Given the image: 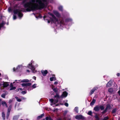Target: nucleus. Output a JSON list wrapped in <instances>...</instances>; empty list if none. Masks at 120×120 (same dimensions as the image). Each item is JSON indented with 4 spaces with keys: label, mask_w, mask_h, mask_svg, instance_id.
I'll return each mask as SVG.
<instances>
[{
    "label": "nucleus",
    "mask_w": 120,
    "mask_h": 120,
    "mask_svg": "<svg viewBox=\"0 0 120 120\" xmlns=\"http://www.w3.org/2000/svg\"><path fill=\"white\" fill-rule=\"evenodd\" d=\"M12 10V9L11 7H10L8 8V11L9 12H11Z\"/></svg>",
    "instance_id": "obj_33"
},
{
    "label": "nucleus",
    "mask_w": 120,
    "mask_h": 120,
    "mask_svg": "<svg viewBox=\"0 0 120 120\" xmlns=\"http://www.w3.org/2000/svg\"><path fill=\"white\" fill-rule=\"evenodd\" d=\"M50 0H30L24 5L27 11L34 10L46 7Z\"/></svg>",
    "instance_id": "obj_1"
},
{
    "label": "nucleus",
    "mask_w": 120,
    "mask_h": 120,
    "mask_svg": "<svg viewBox=\"0 0 120 120\" xmlns=\"http://www.w3.org/2000/svg\"><path fill=\"white\" fill-rule=\"evenodd\" d=\"M22 68V66L21 65H19L18 67L15 69V68H13V70L14 71H19Z\"/></svg>",
    "instance_id": "obj_8"
},
{
    "label": "nucleus",
    "mask_w": 120,
    "mask_h": 120,
    "mask_svg": "<svg viewBox=\"0 0 120 120\" xmlns=\"http://www.w3.org/2000/svg\"><path fill=\"white\" fill-rule=\"evenodd\" d=\"M71 20V19H66V20L65 22H66L67 21H70Z\"/></svg>",
    "instance_id": "obj_38"
},
{
    "label": "nucleus",
    "mask_w": 120,
    "mask_h": 120,
    "mask_svg": "<svg viewBox=\"0 0 120 120\" xmlns=\"http://www.w3.org/2000/svg\"><path fill=\"white\" fill-rule=\"evenodd\" d=\"M104 109L105 107L103 105H97L94 107V110L95 112H98L100 109L101 110H103Z\"/></svg>",
    "instance_id": "obj_5"
},
{
    "label": "nucleus",
    "mask_w": 120,
    "mask_h": 120,
    "mask_svg": "<svg viewBox=\"0 0 120 120\" xmlns=\"http://www.w3.org/2000/svg\"><path fill=\"white\" fill-rule=\"evenodd\" d=\"M33 79H34V80H35L36 79V77H35L34 76L33 77Z\"/></svg>",
    "instance_id": "obj_46"
},
{
    "label": "nucleus",
    "mask_w": 120,
    "mask_h": 120,
    "mask_svg": "<svg viewBox=\"0 0 120 120\" xmlns=\"http://www.w3.org/2000/svg\"><path fill=\"white\" fill-rule=\"evenodd\" d=\"M36 17L37 18H41V16L40 15H39L38 17Z\"/></svg>",
    "instance_id": "obj_41"
},
{
    "label": "nucleus",
    "mask_w": 120,
    "mask_h": 120,
    "mask_svg": "<svg viewBox=\"0 0 120 120\" xmlns=\"http://www.w3.org/2000/svg\"><path fill=\"white\" fill-rule=\"evenodd\" d=\"M11 105H10L8 108V112L7 113V119L8 118V117L9 114L11 110Z\"/></svg>",
    "instance_id": "obj_14"
},
{
    "label": "nucleus",
    "mask_w": 120,
    "mask_h": 120,
    "mask_svg": "<svg viewBox=\"0 0 120 120\" xmlns=\"http://www.w3.org/2000/svg\"><path fill=\"white\" fill-rule=\"evenodd\" d=\"M3 85L4 87H6L8 86L9 84L8 82H3L0 83V86Z\"/></svg>",
    "instance_id": "obj_10"
},
{
    "label": "nucleus",
    "mask_w": 120,
    "mask_h": 120,
    "mask_svg": "<svg viewBox=\"0 0 120 120\" xmlns=\"http://www.w3.org/2000/svg\"><path fill=\"white\" fill-rule=\"evenodd\" d=\"M52 88L53 89V90L56 93V95L54 97L55 98H56V99H49V101L51 103L55 104L58 102V99L60 98V97L59 95L57 94L58 91V89L56 88L53 89L52 87Z\"/></svg>",
    "instance_id": "obj_3"
},
{
    "label": "nucleus",
    "mask_w": 120,
    "mask_h": 120,
    "mask_svg": "<svg viewBox=\"0 0 120 120\" xmlns=\"http://www.w3.org/2000/svg\"><path fill=\"white\" fill-rule=\"evenodd\" d=\"M45 115V114H42L40 116H41V117H42L43 116H44Z\"/></svg>",
    "instance_id": "obj_42"
},
{
    "label": "nucleus",
    "mask_w": 120,
    "mask_h": 120,
    "mask_svg": "<svg viewBox=\"0 0 120 120\" xmlns=\"http://www.w3.org/2000/svg\"><path fill=\"white\" fill-rule=\"evenodd\" d=\"M96 101V100L95 99H93L92 100V101L90 102V105L91 106L93 105L95 103V102Z\"/></svg>",
    "instance_id": "obj_19"
},
{
    "label": "nucleus",
    "mask_w": 120,
    "mask_h": 120,
    "mask_svg": "<svg viewBox=\"0 0 120 120\" xmlns=\"http://www.w3.org/2000/svg\"><path fill=\"white\" fill-rule=\"evenodd\" d=\"M113 83L112 80H110L108 82L106 85V86L107 87H109L111 86L112 85Z\"/></svg>",
    "instance_id": "obj_11"
},
{
    "label": "nucleus",
    "mask_w": 120,
    "mask_h": 120,
    "mask_svg": "<svg viewBox=\"0 0 120 120\" xmlns=\"http://www.w3.org/2000/svg\"><path fill=\"white\" fill-rule=\"evenodd\" d=\"M59 9L60 11H62L63 9V7L61 6H60L58 8Z\"/></svg>",
    "instance_id": "obj_30"
},
{
    "label": "nucleus",
    "mask_w": 120,
    "mask_h": 120,
    "mask_svg": "<svg viewBox=\"0 0 120 120\" xmlns=\"http://www.w3.org/2000/svg\"><path fill=\"white\" fill-rule=\"evenodd\" d=\"M109 119V117L107 116L105 117L102 120H107Z\"/></svg>",
    "instance_id": "obj_27"
},
{
    "label": "nucleus",
    "mask_w": 120,
    "mask_h": 120,
    "mask_svg": "<svg viewBox=\"0 0 120 120\" xmlns=\"http://www.w3.org/2000/svg\"><path fill=\"white\" fill-rule=\"evenodd\" d=\"M64 119L65 120H67L66 119Z\"/></svg>",
    "instance_id": "obj_58"
},
{
    "label": "nucleus",
    "mask_w": 120,
    "mask_h": 120,
    "mask_svg": "<svg viewBox=\"0 0 120 120\" xmlns=\"http://www.w3.org/2000/svg\"><path fill=\"white\" fill-rule=\"evenodd\" d=\"M120 73H118L116 75L118 77H119L120 76Z\"/></svg>",
    "instance_id": "obj_44"
},
{
    "label": "nucleus",
    "mask_w": 120,
    "mask_h": 120,
    "mask_svg": "<svg viewBox=\"0 0 120 120\" xmlns=\"http://www.w3.org/2000/svg\"><path fill=\"white\" fill-rule=\"evenodd\" d=\"M5 114L4 112H3L2 113V116L4 119V120L5 119Z\"/></svg>",
    "instance_id": "obj_31"
},
{
    "label": "nucleus",
    "mask_w": 120,
    "mask_h": 120,
    "mask_svg": "<svg viewBox=\"0 0 120 120\" xmlns=\"http://www.w3.org/2000/svg\"><path fill=\"white\" fill-rule=\"evenodd\" d=\"M38 67L37 65H34V62L32 61L31 62L30 64H28V67L32 70L33 73H35L37 72V71L35 70V68L34 67Z\"/></svg>",
    "instance_id": "obj_4"
},
{
    "label": "nucleus",
    "mask_w": 120,
    "mask_h": 120,
    "mask_svg": "<svg viewBox=\"0 0 120 120\" xmlns=\"http://www.w3.org/2000/svg\"><path fill=\"white\" fill-rule=\"evenodd\" d=\"M12 85V83H11V86Z\"/></svg>",
    "instance_id": "obj_53"
},
{
    "label": "nucleus",
    "mask_w": 120,
    "mask_h": 120,
    "mask_svg": "<svg viewBox=\"0 0 120 120\" xmlns=\"http://www.w3.org/2000/svg\"><path fill=\"white\" fill-rule=\"evenodd\" d=\"M26 71L27 72H30V71L29 70H27Z\"/></svg>",
    "instance_id": "obj_51"
},
{
    "label": "nucleus",
    "mask_w": 120,
    "mask_h": 120,
    "mask_svg": "<svg viewBox=\"0 0 120 120\" xmlns=\"http://www.w3.org/2000/svg\"><path fill=\"white\" fill-rule=\"evenodd\" d=\"M41 72L44 76H45L48 73V71L47 70H42Z\"/></svg>",
    "instance_id": "obj_17"
},
{
    "label": "nucleus",
    "mask_w": 120,
    "mask_h": 120,
    "mask_svg": "<svg viewBox=\"0 0 120 120\" xmlns=\"http://www.w3.org/2000/svg\"><path fill=\"white\" fill-rule=\"evenodd\" d=\"M46 18V17L45 16H44V17H43V18H44V20H45V18Z\"/></svg>",
    "instance_id": "obj_50"
},
{
    "label": "nucleus",
    "mask_w": 120,
    "mask_h": 120,
    "mask_svg": "<svg viewBox=\"0 0 120 120\" xmlns=\"http://www.w3.org/2000/svg\"><path fill=\"white\" fill-rule=\"evenodd\" d=\"M17 83L21 82H29V81L28 79H24L22 80H16Z\"/></svg>",
    "instance_id": "obj_12"
},
{
    "label": "nucleus",
    "mask_w": 120,
    "mask_h": 120,
    "mask_svg": "<svg viewBox=\"0 0 120 120\" xmlns=\"http://www.w3.org/2000/svg\"><path fill=\"white\" fill-rule=\"evenodd\" d=\"M50 17V21L47 20L48 23H49L50 21L52 23H54L56 24V26L59 25L60 26H63L65 25V23L62 20H61L60 19H57L55 16L52 14L51 13L49 14Z\"/></svg>",
    "instance_id": "obj_2"
},
{
    "label": "nucleus",
    "mask_w": 120,
    "mask_h": 120,
    "mask_svg": "<svg viewBox=\"0 0 120 120\" xmlns=\"http://www.w3.org/2000/svg\"><path fill=\"white\" fill-rule=\"evenodd\" d=\"M95 117L97 120H99V118L97 114L95 115Z\"/></svg>",
    "instance_id": "obj_29"
},
{
    "label": "nucleus",
    "mask_w": 120,
    "mask_h": 120,
    "mask_svg": "<svg viewBox=\"0 0 120 120\" xmlns=\"http://www.w3.org/2000/svg\"><path fill=\"white\" fill-rule=\"evenodd\" d=\"M78 108L77 107H75L74 109V110L77 113H78Z\"/></svg>",
    "instance_id": "obj_28"
},
{
    "label": "nucleus",
    "mask_w": 120,
    "mask_h": 120,
    "mask_svg": "<svg viewBox=\"0 0 120 120\" xmlns=\"http://www.w3.org/2000/svg\"><path fill=\"white\" fill-rule=\"evenodd\" d=\"M64 105L67 107H68V104L67 103H65L64 104Z\"/></svg>",
    "instance_id": "obj_40"
},
{
    "label": "nucleus",
    "mask_w": 120,
    "mask_h": 120,
    "mask_svg": "<svg viewBox=\"0 0 120 120\" xmlns=\"http://www.w3.org/2000/svg\"><path fill=\"white\" fill-rule=\"evenodd\" d=\"M67 95L68 93L66 91H64L61 97V98L66 97L67 96Z\"/></svg>",
    "instance_id": "obj_16"
},
{
    "label": "nucleus",
    "mask_w": 120,
    "mask_h": 120,
    "mask_svg": "<svg viewBox=\"0 0 120 120\" xmlns=\"http://www.w3.org/2000/svg\"><path fill=\"white\" fill-rule=\"evenodd\" d=\"M56 110H57V109H56V110H54V111H55Z\"/></svg>",
    "instance_id": "obj_55"
},
{
    "label": "nucleus",
    "mask_w": 120,
    "mask_h": 120,
    "mask_svg": "<svg viewBox=\"0 0 120 120\" xmlns=\"http://www.w3.org/2000/svg\"><path fill=\"white\" fill-rule=\"evenodd\" d=\"M108 91L109 92L112 93L113 91V90L112 88H111L109 89Z\"/></svg>",
    "instance_id": "obj_21"
},
{
    "label": "nucleus",
    "mask_w": 120,
    "mask_h": 120,
    "mask_svg": "<svg viewBox=\"0 0 120 120\" xmlns=\"http://www.w3.org/2000/svg\"><path fill=\"white\" fill-rule=\"evenodd\" d=\"M83 119H84V117H83Z\"/></svg>",
    "instance_id": "obj_56"
},
{
    "label": "nucleus",
    "mask_w": 120,
    "mask_h": 120,
    "mask_svg": "<svg viewBox=\"0 0 120 120\" xmlns=\"http://www.w3.org/2000/svg\"><path fill=\"white\" fill-rule=\"evenodd\" d=\"M14 13L15 14H17L19 18H21L23 16L21 11L19 10H15L14 11Z\"/></svg>",
    "instance_id": "obj_7"
},
{
    "label": "nucleus",
    "mask_w": 120,
    "mask_h": 120,
    "mask_svg": "<svg viewBox=\"0 0 120 120\" xmlns=\"http://www.w3.org/2000/svg\"><path fill=\"white\" fill-rule=\"evenodd\" d=\"M5 94H4L2 95L1 97H2L3 98H5Z\"/></svg>",
    "instance_id": "obj_35"
},
{
    "label": "nucleus",
    "mask_w": 120,
    "mask_h": 120,
    "mask_svg": "<svg viewBox=\"0 0 120 120\" xmlns=\"http://www.w3.org/2000/svg\"><path fill=\"white\" fill-rule=\"evenodd\" d=\"M16 16L15 15H14L13 16V19L14 20H15L16 19Z\"/></svg>",
    "instance_id": "obj_39"
},
{
    "label": "nucleus",
    "mask_w": 120,
    "mask_h": 120,
    "mask_svg": "<svg viewBox=\"0 0 120 120\" xmlns=\"http://www.w3.org/2000/svg\"><path fill=\"white\" fill-rule=\"evenodd\" d=\"M98 89V87H94L90 91L89 93V95L90 96L92 95L94 93L95 90H97Z\"/></svg>",
    "instance_id": "obj_9"
},
{
    "label": "nucleus",
    "mask_w": 120,
    "mask_h": 120,
    "mask_svg": "<svg viewBox=\"0 0 120 120\" xmlns=\"http://www.w3.org/2000/svg\"><path fill=\"white\" fill-rule=\"evenodd\" d=\"M45 120H53L51 118L49 117H47L45 118Z\"/></svg>",
    "instance_id": "obj_22"
},
{
    "label": "nucleus",
    "mask_w": 120,
    "mask_h": 120,
    "mask_svg": "<svg viewBox=\"0 0 120 120\" xmlns=\"http://www.w3.org/2000/svg\"><path fill=\"white\" fill-rule=\"evenodd\" d=\"M1 75V74L0 73V75Z\"/></svg>",
    "instance_id": "obj_59"
},
{
    "label": "nucleus",
    "mask_w": 120,
    "mask_h": 120,
    "mask_svg": "<svg viewBox=\"0 0 120 120\" xmlns=\"http://www.w3.org/2000/svg\"><path fill=\"white\" fill-rule=\"evenodd\" d=\"M116 108H114V109L112 110V113H115L116 111Z\"/></svg>",
    "instance_id": "obj_24"
},
{
    "label": "nucleus",
    "mask_w": 120,
    "mask_h": 120,
    "mask_svg": "<svg viewBox=\"0 0 120 120\" xmlns=\"http://www.w3.org/2000/svg\"><path fill=\"white\" fill-rule=\"evenodd\" d=\"M58 83V82L57 81L55 82L54 83V84H57Z\"/></svg>",
    "instance_id": "obj_47"
},
{
    "label": "nucleus",
    "mask_w": 120,
    "mask_h": 120,
    "mask_svg": "<svg viewBox=\"0 0 120 120\" xmlns=\"http://www.w3.org/2000/svg\"><path fill=\"white\" fill-rule=\"evenodd\" d=\"M21 93L23 94H24L26 93V92L25 91H23Z\"/></svg>",
    "instance_id": "obj_37"
},
{
    "label": "nucleus",
    "mask_w": 120,
    "mask_h": 120,
    "mask_svg": "<svg viewBox=\"0 0 120 120\" xmlns=\"http://www.w3.org/2000/svg\"><path fill=\"white\" fill-rule=\"evenodd\" d=\"M53 12L56 16L58 18L60 17V15L57 11H54Z\"/></svg>",
    "instance_id": "obj_15"
},
{
    "label": "nucleus",
    "mask_w": 120,
    "mask_h": 120,
    "mask_svg": "<svg viewBox=\"0 0 120 120\" xmlns=\"http://www.w3.org/2000/svg\"><path fill=\"white\" fill-rule=\"evenodd\" d=\"M22 90V88H19V89L18 90Z\"/></svg>",
    "instance_id": "obj_52"
},
{
    "label": "nucleus",
    "mask_w": 120,
    "mask_h": 120,
    "mask_svg": "<svg viewBox=\"0 0 120 120\" xmlns=\"http://www.w3.org/2000/svg\"><path fill=\"white\" fill-rule=\"evenodd\" d=\"M22 98V99H24V98Z\"/></svg>",
    "instance_id": "obj_54"
},
{
    "label": "nucleus",
    "mask_w": 120,
    "mask_h": 120,
    "mask_svg": "<svg viewBox=\"0 0 120 120\" xmlns=\"http://www.w3.org/2000/svg\"><path fill=\"white\" fill-rule=\"evenodd\" d=\"M56 120H62V119L60 118H59L57 119Z\"/></svg>",
    "instance_id": "obj_48"
},
{
    "label": "nucleus",
    "mask_w": 120,
    "mask_h": 120,
    "mask_svg": "<svg viewBox=\"0 0 120 120\" xmlns=\"http://www.w3.org/2000/svg\"><path fill=\"white\" fill-rule=\"evenodd\" d=\"M15 98H16L17 101H18L20 102L21 101V100L18 97H15Z\"/></svg>",
    "instance_id": "obj_25"
},
{
    "label": "nucleus",
    "mask_w": 120,
    "mask_h": 120,
    "mask_svg": "<svg viewBox=\"0 0 120 120\" xmlns=\"http://www.w3.org/2000/svg\"><path fill=\"white\" fill-rule=\"evenodd\" d=\"M12 101V100H10L9 101V103H10Z\"/></svg>",
    "instance_id": "obj_45"
},
{
    "label": "nucleus",
    "mask_w": 120,
    "mask_h": 120,
    "mask_svg": "<svg viewBox=\"0 0 120 120\" xmlns=\"http://www.w3.org/2000/svg\"><path fill=\"white\" fill-rule=\"evenodd\" d=\"M1 104L3 106H5L7 108L8 106L6 102L4 101H2L1 102Z\"/></svg>",
    "instance_id": "obj_20"
},
{
    "label": "nucleus",
    "mask_w": 120,
    "mask_h": 120,
    "mask_svg": "<svg viewBox=\"0 0 120 120\" xmlns=\"http://www.w3.org/2000/svg\"><path fill=\"white\" fill-rule=\"evenodd\" d=\"M118 93L119 94V95L120 96V90H119L118 92Z\"/></svg>",
    "instance_id": "obj_49"
},
{
    "label": "nucleus",
    "mask_w": 120,
    "mask_h": 120,
    "mask_svg": "<svg viewBox=\"0 0 120 120\" xmlns=\"http://www.w3.org/2000/svg\"><path fill=\"white\" fill-rule=\"evenodd\" d=\"M75 118L77 120H79L82 119V115H77L75 116Z\"/></svg>",
    "instance_id": "obj_18"
},
{
    "label": "nucleus",
    "mask_w": 120,
    "mask_h": 120,
    "mask_svg": "<svg viewBox=\"0 0 120 120\" xmlns=\"http://www.w3.org/2000/svg\"><path fill=\"white\" fill-rule=\"evenodd\" d=\"M37 84H34L32 86V87L33 88H35L36 87Z\"/></svg>",
    "instance_id": "obj_32"
},
{
    "label": "nucleus",
    "mask_w": 120,
    "mask_h": 120,
    "mask_svg": "<svg viewBox=\"0 0 120 120\" xmlns=\"http://www.w3.org/2000/svg\"><path fill=\"white\" fill-rule=\"evenodd\" d=\"M50 81H52L53 80H56V78L55 77H51L50 78Z\"/></svg>",
    "instance_id": "obj_23"
},
{
    "label": "nucleus",
    "mask_w": 120,
    "mask_h": 120,
    "mask_svg": "<svg viewBox=\"0 0 120 120\" xmlns=\"http://www.w3.org/2000/svg\"><path fill=\"white\" fill-rule=\"evenodd\" d=\"M88 114L92 116V112L91 111H89L88 113Z\"/></svg>",
    "instance_id": "obj_26"
},
{
    "label": "nucleus",
    "mask_w": 120,
    "mask_h": 120,
    "mask_svg": "<svg viewBox=\"0 0 120 120\" xmlns=\"http://www.w3.org/2000/svg\"><path fill=\"white\" fill-rule=\"evenodd\" d=\"M16 89V87H11V88L10 89V90H14Z\"/></svg>",
    "instance_id": "obj_34"
},
{
    "label": "nucleus",
    "mask_w": 120,
    "mask_h": 120,
    "mask_svg": "<svg viewBox=\"0 0 120 120\" xmlns=\"http://www.w3.org/2000/svg\"><path fill=\"white\" fill-rule=\"evenodd\" d=\"M31 85V84L30 83H24L22 84V87H24V88H26V87L28 86H30Z\"/></svg>",
    "instance_id": "obj_13"
},
{
    "label": "nucleus",
    "mask_w": 120,
    "mask_h": 120,
    "mask_svg": "<svg viewBox=\"0 0 120 120\" xmlns=\"http://www.w3.org/2000/svg\"><path fill=\"white\" fill-rule=\"evenodd\" d=\"M111 109V105L109 104H107L106 105L105 109L101 112V113L102 114H104L107 112L108 110H110Z\"/></svg>",
    "instance_id": "obj_6"
},
{
    "label": "nucleus",
    "mask_w": 120,
    "mask_h": 120,
    "mask_svg": "<svg viewBox=\"0 0 120 120\" xmlns=\"http://www.w3.org/2000/svg\"><path fill=\"white\" fill-rule=\"evenodd\" d=\"M118 120H120V118L118 119Z\"/></svg>",
    "instance_id": "obj_57"
},
{
    "label": "nucleus",
    "mask_w": 120,
    "mask_h": 120,
    "mask_svg": "<svg viewBox=\"0 0 120 120\" xmlns=\"http://www.w3.org/2000/svg\"><path fill=\"white\" fill-rule=\"evenodd\" d=\"M68 111H65L64 112V115H65L66 114H67V112H68Z\"/></svg>",
    "instance_id": "obj_36"
},
{
    "label": "nucleus",
    "mask_w": 120,
    "mask_h": 120,
    "mask_svg": "<svg viewBox=\"0 0 120 120\" xmlns=\"http://www.w3.org/2000/svg\"><path fill=\"white\" fill-rule=\"evenodd\" d=\"M41 118V116H39L37 117V119H39Z\"/></svg>",
    "instance_id": "obj_43"
}]
</instances>
